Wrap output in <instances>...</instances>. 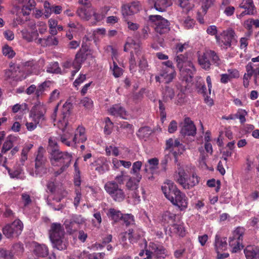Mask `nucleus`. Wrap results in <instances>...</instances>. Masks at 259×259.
<instances>
[{"instance_id": "nucleus-1", "label": "nucleus", "mask_w": 259, "mask_h": 259, "mask_svg": "<svg viewBox=\"0 0 259 259\" xmlns=\"http://www.w3.org/2000/svg\"><path fill=\"white\" fill-rule=\"evenodd\" d=\"M161 189L165 197L174 205L177 206L181 210L187 207V198L177 188L172 181L167 180L165 185L162 186Z\"/></svg>"}, {"instance_id": "nucleus-2", "label": "nucleus", "mask_w": 259, "mask_h": 259, "mask_svg": "<svg viewBox=\"0 0 259 259\" xmlns=\"http://www.w3.org/2000/svg\"><path fill=\"white\" fill-rule=\"evenodd\" d=\"M72 159L71 153L62 152L60 150H53L51 152L50 161L54 166H60V168L55 172V176H57L66 169L70 166Z\"/></svg>"}, {"instance_id": "nucleus-3", "label": "nucleus", "mask_w": 259, "mask_h": 259, "mask_svg": "<svg viewBox=\"0 0 259 259\" xmlns=\"http://www.w3.org/2000/svg\"><path fill=\"white\" fill-rule=\"evenodd\" d=\"M64 229L60 223H55L51 225L49 237L53 248L59 250L66 249L68 243L64 237Z\"/></svg>"}, {"instance_id": "nucleus-4", "label": "nucleus", "mask_w": 259, "mask_h": 259, "mask_svg": "<svg viewBox=\"0 0 259 259\" xmlns=\"http://www.w3.org/2000/svg\"><path fill=\"white\" fill-rule=\"evenodd\" d=\"M72 105L70 103L66 102L63 106V121H60V124L59 125L60 128L62 129L63 134L60 136V140L64 144L67 146H70L72 144L68 140L72 136L74 133L73 129L70 127L66 120V118L69 115L70 111Z\"/></svg>"}, {"instance_id": "nucleus-5", "label": "nucleus", "mask_w": 259, "mask_h": 259, "mask_svg": "<svg viewBox=\"0 0 259 259\" xmlns=\"http://www.w3.org/2000/svg\"><path fill=\"white\" fill-rule=\"evenodd\" d=\"M211 62L218 65L220 64V59L217 53L212 50H207L202 54H199L198 61L201 67L206 70L210 69Z\"/></svg>"}, {"instance_id": "nucleus-6", "label": "nucleus", "mask_w": 259, "mask_h": 259, "mask_svg": "<svg viewBox=\"0 0 259 259\" xmlns=\"http://www.w3.org/2000/svg\"><path fill=\"white\" fill-rule=\"evenodd\" d=\"M104 188L115 201L121 202L125 197L123 190L114 181L107 182L104 185Z\"/></svg>"}, {"instance_id": "nucleus-7", "label": "nucleus", "mask_w": 259, "mask_h": 259, "mask_svg": "<svg viewBox=\"0 0 259 259\" xmlns=\"http://www.w3.org/2000/svg\"><path fill=\"white\" fill-rule=\"evenodd\" d=\"M149 20L155 28V32L159 34H164L169 30V22L160 15H150Z\"/></svg>"}, {"instance_id": "nucleus-8", "label": "nucleus", "mask_w": 259, "mask_h": 259, "mask_svg": "<svg viewBox=\"0 0 259 259\" xmlns=\"http://www.w3.org/2000/svg\"><path fill=\"white\" fill-rule=\"evenodd\" d=\"M243 234V228L238 227L233 231L232 236L230 237L229 244L232 248V252H237L242 248V241Z\"/></svg>"}, {"instance_id": "nucleus-9", "label": "nucleus", "mask_w": 259, "mask_h": 259, "mask_svg": "<svg viewBox=\"0 0 259 259\" xmlns=\"http://www.w3.org/2000/svg\"><path fill=\"white\" fill-rule=\"evenodd\" d=\"M166 150H169V152L175 157V162H178V156L182 154L185 150V146L181 143L178 139H174L170 138L166 141Z\"/></svg>"}, {"instance_id": "nucleus-10", "label": "nucleus", "mask_w": 259, "mask_h": 259, "mask_svg": "<svg viewBox=\"0 0 259 259\" xmlns=\"http://www.w3.org/2000/svg\"><path fill=\"white\" fill-rule=\"evenodd\" d=\"M23 228L22 222L19 220H16L12 224L6 225L3 229V233L7 238H12L19 235Z\"/></svg>"}, {"instance_id": "nucleus-11", "label": "nucleus", "mask_w": 259, "mask_h": 259, "mask_svg": "<svg viewBox=\"0 0 259 259\" xmlns=\"http://www.w3.org/2000/svg\"><path fill=\"white\" fill-rule=\"evenodd\" d=\"M217 42L223 49H227L231 46V42L235 39V32L232 29L224 30L220 35H215Z\"/></svg>"}, {"instance_id": "nucleus-12", "label": "nucleus", "mask_w": 259, "mask_h": 259, "mask_svg": "<svg viewBox=\"0 0 259 259\" xmlns=\"http://www.w3.org/2000/svg\"><path fill=\"white\" fill-rule=\"evenodd\" d=\"M149 247V249L146 250L147 259H151L152 255L156 259H164L168 256L167 251L161 245L150 242Z\"/></svg>"}, {"instance_id": "nucleus-13", "label": "nucleus", "mask_w": 259, "mask_h": 259, "mask_svg": "<svg viewBox=\"0 0 259 259\" xmlns=\"http://www.w3.org/2000/svg\"><path fill=\"white\" fill-rule=\"evenodd\" d=\"M47 158L44 156V149L39 147L37 154L35 158V172L36 175L41 176L47 173L48 167L46 165Z\"/></svg>"}, {"instance_id": "nucleus-14", "label": "nucleus", "mask_w": 259, "mask_h": 259, "mask_svg": "<svg viewBox=\"0 0 259 259\" xmlns=\"http://www.w3.org/2000/svg\"><path fill=\"white\" fill-rule=\"evenodd\" d=\"M134 51H131L130 58L131 69H135L136 66V62L144 57V53L141 49L140 45L134 42Z\"/></svg>"}, {"instance_id": "nucleus-15", "label": "nucleus", "mask_w": 259, "mask_h": 259, "mask_svg": "<svg viewBox=\"0 0 259 259\" xmlns=\"http://www.w3.org/2000/svg\"><path fill=\"white\" fill-rule=\"evenodd\" d=\"M176 72L174 68L162 69L159 75L155 77L157 82H165L168 83L170 82L176 76Z\"/></svg>"}, {"instance_id": "nucleus-16", "label": "nucleus", "mask_w": 259, "mask_h": 259, "mask_svg": "<svg viewBox=\"0 0 259 259\" xmlns=\"http://www.w3.org/2000/svg\"><path fill=\"white\" fill-rule=\"evenodd\" d=\"M91 169H95L99 174H103L108 169V165L106 159L103 157H100L94 159L90 164Z\"/></svg>"}, {"instance_id": "nucleus-17", "label": "nucleus", "mask_w": 259, "mask_h": 259, "mask_svg": "<svg viewBox=\"0 0 259 259\" xmlns=\"http://www.w3.org/2000/svg\"><path fill=\"white\" fill-rule=\"evenodd\" d=\"M181 133L183 136H194L196 135V127L190 118H185Z\"/></svg>"}, {"instance_id": "nucleus-18", "label": "nucleus", "mask_w": 259, "mask_h": 259, "mask_svg": "<svg viewBox=\"0 0 259 259\" xmlns=\"http://www.w3.org/2000/svg\"><path fill=\"white\" fill-rule=\"evenodd\" d=\"M179 70L181 77L187 82L191 80L196 71V69L191 62L188 63V64L181 68Z\"/></svg>"}, {"instance_id": "nucleus-19", "label": "nucleus", "mask_w": 259, "mask_h": 259, "mask_svg": "<svg viewBox=\"0 0 259 259\" xmlns=\"http://www.w3.org/2000/svg\"><path fill=\"white\" fill-rule=\"evenodd\" d=\"M44 17L47 19L50 17L52 13L60 14L62 11V8L60 6L51 5L50 3L45 1L44 4Z\"/></svg>"}, {"instance_id": "nucleus-20", "label": "nucleus", "mask_w": 259, "mask_h": 259, "mask_svg": "<svg viewBox=\"0 0 259 259\" xmlns=\"http://www.w3.org/2000/svg\"><path fill=\"white\" fill-rule=\"evenodd\" d=\"M180 185L185 189H189L195 185H197L199 182V178L193 171L192 176L188 179H186L184 181L182 179H180Z\"/></svg>"}, {"instance_id": "nucleus-21", "label": "nucleus", "mask_w": 259, "mask_h": 259, "mask_svg": "<svg viewBox=\"0 0 259 259\" xmlns=\"http://www.w3.org/2000/svg\"><path fill=\"white\" fill-rule=\"evenodd\" d=\"M87 140L85 134V128L82 126H78L76 129L73 137L72 143L74 144L83 143Z\"/></svg>"}, {"instance_id": "nucleus-22", "label": "nucleus", "mask_w": 259, "mask_h": 259, "mask_svg": "<svg viewBox=\"0 0 259 259\" xmlns=\"http://www.w3.org/2000/svg\"><path fill=\"white\" fill-rule=\"evenodd\" d=\"M109 113L114 116H119L123 119H126L127 112L120 104L113 105L108 109Z\"/></svg>"}, {"instance_id": "nucleus-23", "label": "nucleus", "mask_w": 259, "mask_h": 259, "mask_svg": "<svg viewBox=\"0 0 259 259\" xmlns=\"http://www.w3.org/2000/svg\"><path fill=\"white\" fill-rule=\"evenodd\" d=\"M76 13L81 19L89 20L94 14V9L90 6H82L77 9Z\"/></svg>"}, {"instance_id": "nucleus-24", "label": "nucleus", "mask_w": 259, "mask_h": 259, "mask_svg": "<svg viewBox=\"0 0 259 259\" xmlns=\"http://www.w3.org/2000/svg\"><path fill=\"white\" fill-rule=\"evenodd\" d=\"M226 237H221L219 234L215 237L214 247L217 252L226 250L227 248Z\"/></svg>"}, {"instance_id": "nucleus-25", "label": "nucleus", "mask_w": 259, "mask_h": 259, "mask_svg": "<svg viewBox=\"0 0 259 259\" xmlns=\"http://www.w3.org/2000/svg\"><path fill=\"white\" fill-rule=\"evenodd\" d=\"M246 259H259V248L255 246H247L244 250Z\"/></svg>"}, {"instance_id": "nucleus-26", "label": "nucleus", "mask_w": 259, "mask_h": 259, "mask_svg": "<svg viewBox=\"0 0 259 259\" xmlns=\"http://www.w3.org/2000/svg\"><path fill=\"white\" fill-rule=\"evenodd\" d=\"M45 113L46 108L43 104L37 105L35 107L33 118L35 119L36 123H39L40 121L45 120Z\"/></svg>"}, {"instance_id": "nucleus-27", "label": "nucleus", "mask_w": 259, "mask_h": 259, "mask_svg": "<svg viewBox=\"0 0 259 259\" xmlns=\"http://www.w3.org/2000/svg\"><path fill=\"white\" fill-rule=\"evenodd\" d=\"M18 140V137L14 135H9L5 141L1 150L2 153H6L13 146V143Z\"/></svg>"}, {"instance_id": "nucleus-28", "label": "nucleus", "mask_w": 259, "mask_h": 259, "mask_svg": "<svg viewBox=\"0 0 259 259\" xmlns=\"http://www.w3.org/2000/svg\"><path fill=\"white\" fill-rule=\"evenodd\" d=\"M51 84L52 82L51 81L46 80L37 86V88L35 93L36 98L37 100L40 97L44 95L45 92L49 90Z\"/></svg>"}, {"instance_id": "nucleus-29", "label": "nucleus", "mask_w": 259, "mask_h": 259, "mask_svg": "<svg viewBox=\"0 0 259 259\" xmlns=\"http://www.w3.org/2000/svg\"><path fill=\"white\" fill-rule=\"evenodd\" d=\"M169 231L171 235H177L184 237L186 234V231L183 225L181 224H174L169 228Z\"/></svg>"}, {"instance_id": "nucleus-30", "label": "nucleus", "mask_w": 259, "mask_h": 259, "mask_svg": "<svg viewBox=\"0 0 259 259\" xmlns=\"http://www.w3.org/2000/svg\"><path fill=\"white\" fill-rule=\"evenodd\" d=\"M21 33L22 38L28 42L32 41L33 40L36 39L38 36V33L37 30L29 32L26 28L22 30L21 31Z\"/></svg>"}, {"instance_id": "nucleus-31", "label": "nucleus", "mask_w": 259, "mask_h": 259, "mask_svg": "<svg viewBox=\"0 0 259 259\" xmlns=\"http://www.w3.org/2000/svg\"><path fill=\"white\" fill-rule=\"evenodd\" d=\"M239 7L245 10H248L249 14H254L255 10V7L252 0H242Z\"/></svg>"}, {"instance_id": "nucleus-32", "label": "nucleus", "mask_w": 259, "mask_h": 259, "mask_svg": "<svg viewBox=\"0 0 259 259\" xmlns=\"http://www.w3.org/2000/svg\"><path fill=\"white\" fill-rule=\"evenodd\" d=\"M171 0H156V10L159 12H164L165 9L172 5Z\"/></svg>"}, {"instance_id": "nucleus-33", "label": "nucleus", "mask_w": 259, "mask_h": 259, "mask_svg": "<svg viewBox=\"0 0 259 259\" xmlns=\"http://www.w3.org/2000/svg\"><path fill=\"white\" fill-rule=\"evenodd\" d=\"M34 252L38 256L45 257L48 254L49 249L44 244H38L35 246Z\"/></svg>"}, {"instance_id": "nucleus-34", "label": "nucleus", "mask_w": 259, "mask_h": 259, "mask_svg": "<svg viewBox=\"0 0 259 259\" xmlns=\"http://www.w3.org/2000/svg\"><path fill=\"white\" fill-rule=\"evenodd\" d=\"M142 163L141 161H138L134 162L133 164L131 174L136 177L138 181H141L142 179V175L140 174V170L141 168Z\"/></svg>"}, {"instance_id": "nucleus-35", "label": "nucleus", "mask_w": 259, "mask_h": 259, "mask_svg": "<svg viewBox=\"0 0 259 259\" xmlns=\"http://www.w3.org/2000/svg\"><path fill=\"white\" fill-rule=\"evenodd\" d=\"M87 51L80 50L75 55V58L73 62L81 66L82 63L87 59Z\"/></svg>"}, {"instance_id": "nucleus-36", "label": "nucleus", "mask_w": 259, "mask_h": 259, "mask_svg": "<svg viewBox=\"0 0 259 259\" xmlns=\"http://www.w3.org/2000/svg\"><path fill=\"white\" fill-rule=\"evenodd\" d=\"M175 60L177 62V67L179 69L188 64V63L191 62V61L188 60L187 57L183 54L177 55Z\"/></svg>"}, {"instance_id": "nucleus-37", "label": "nucleus", "mask_w": 259, "mask_h": 259, "mask_svg": "<svg viewBox=\"0 0 259 259\" xmlns=\"http://www.w3.org/2000/svg\"><path fill=\"white\" fill-rule=\"evenodd\" d=\"M179 6L186 12H188L194 7L192 0H178Z\"/></svg>"}, {"instance_id": "nucleus-38", "label": "nucleus", "mask_w": 259, "mask_h": 259, "mask_svg": "<svg viewBox=\"0 0 259 259\" xmlns=\"http://www.w3.org/2000/svg\"><path fill=\"white\" fill-rule=\"evenodd\" d=\"M140 181H138L136 177H130L126 183V188L130 191L136 190L139 188V183Z\"/></svg>"}, {"instance_id": "nucleus-39", "label": "nucleus", "mask_w": 259, "mask_h": 259, "mask_svg": "<svg viewBox=\"0 0 259 259\" xmlns=\"http://www.w3.org/2000/svg\"><path fill=\"white\" fill-rule=\"evenodd\" d=\"M107 215L115 222L121 219L122 217L121 212L114 208H110L109 210Z\"/></svg>"}, {"instance_id": "nucleus-40", "label": "nucleus", "mask_w": 259, "mask_h": 259, "mask_svg": "<svg viewBox=\"0 0 259 259\" xmlns=\"http://www.w3.org/2000/svg\"><path fill=\"white\" fill-rule=\"evenodd\" d=\"M38 41L39 44L45 41L46 46H57L58 44V39L53 36H48L46 38H39Z\"/></svg>"}, {"instance_id": "nucleus-41", "label": "nucleus", "mask_w": 259, "mask_h": 259, "mask_svg": "<svg viewBox=\"0 0 259 259\" xmlns=\"http://www.w3.org/2000/svg\"><path fill=\"white\" fill-rule=\"evenodd\" d=\"M64 224L67 232L70 234L73 233L78 229L76 223L73 222L71 219L66 220Z\"/></svg>"}, {"instance_id": "nucleus-42", "label": "nucleus", "mask_w": 259, "mask_h": 259, "mask_svg": "<svg viewBox=\"0 0 259 259\" xmlns=\"http://www.w3.org/2000/svg\"><path fill=\"white\" fill-rule=\"evenodd\" d=\"M128 237L129 240L131 242L134 243L138 239H139L142 236H143V233L141 231L138 232L137 231H134L133 230H128Z\"/></svg>"}, {"instance_id": "nucleus-43", "label": "nucleus", "mask_w": 259, "mask_h": 259, "mask_svg": "<svg viewBox=\"0 0 259 259\" xmlns=\"http://www.w3.org/2000/svg\"><path fill=\"white\" fill-rule=\"evenodd\" d=\"M179 20L182 24L184 27L188 29L192 28L194 25V20L189 17H187L184 19L179 17Z\"/></svg>"}, {"instance_id": "nucleus-44", "label": "nucleus", "mask_w": 259, "mask_h": 259, "mask_svg": "<svg viewBox=\"0 0 259 259\" xmlns=\"http://www.w3.org/2000/svg\"><path fill=\"white\" fill-rule=\"evenodd\" d=\"M39 64H42V61H39V63H37L36 61H29L26 63V66L30 67L31 71L35 74H37L40 69Z\"/></svg>"}, {"instance_id": "nucleus-45", "label": "nucleus", "mask_w": 259, "mask_h": 259, "mask_svg": "<svg viewBox=\"0 0 259 259\" xmlns=\"http://www.w3.org/2000/svg\"><path fill=\"white\" fill-rule=\"evenodd\" d=\"M3 166L5 167L8 170V173L11 178L16 179H23V176L22 175V171L20 169L12 170L4 164H3Z\"/></svg>"}, {"instance_id": "nucleus-46", "label": "nucleus", "mask_w": 259, "mask_h": 259, "mask_svg": "<svg viewBox=\"0 0 259 259\" xmlns=\"http://www.w3.org/2000/svg\"><path fill=\"white\" fill-rule=\"evenodd\" d=\"M47 72L51 73H59L61 72L58 62H55L50 64L47 68Z\"/></svg>"}, {"instance_id": "nucleus-47", "label": "nucleus", "mask_w": 259, "mask_h": 259, "mask_svg": "<svg viewBox=\"0 0 259 259\" xmlns=\"http://www.w3.org/2000/svg\"><path fill=\"white\" fill-rule=\"evenodd\" d=\"M176 215L169 211H166L162 215V219L166 223H173L176 220Z\"/></svg>"}, {"instance_id": "nucleus-48", "label": "nucleus", "mask_w": 259, "mask_h": 259, "mask_svg": "<svg viewBox=\"0 0 259 259\" xmlns=\"http://www.w3.org/2000/svg\"><path fill=\"white\" fill-rule=\"evenodd\" d=\"M2 51L3 55L8 58H13L16 54L12 48L8 45H6L3 48Z\"/></svg>"}, {"instance_id": "nucleus-49", "label": "nucleus", "mask_w": 259, "mask_h": 259, "mask_svg": "<svg viewBox=\"0 0 259 259\" xmlns=\"http://www.w3.org/2000/svg\"><path fill=\"white\" fill-rule=\"evenodd\" d=\"M247 113L245 110L239 109L237 112L234 115L235 118H238L241 123H244L246 121L245 116Z\"/></svg>"}, {"instance_id": "nucleus-50", "label": "nucleus", "mask_w": 259, "mask_h": 259, "mask_svg": "<svg viewBox=\"0 0 259 259\" xmlns=\"http://www.w3.org/2000/svg\"><path fill=\"white\" fill-rule=\"evenodd\" d=\"M164 97L166 99L171 100L175 96V92L174 89L170 88L169 87L166 86L163 92Z\"/></svg>"}, {"instance_id": "nucleus-51", "label": "nucleus", "mask_w": 259, "mask_h": 259, "mask_svg": "<svg viewBox=\"0 0 259 259\" xmlns=\"http://www.w3.org/2000/svg\"><path fill=\"white\" fill-rule=\"evenodd\" d=\"M53 150L59 149L58 148V144L56 139L54 137H51L49 140L48 150L51 154V152Z\"/></svg>"}, {"instance_id": "nucleus-52", "label": "nucleus", "mask_w": 259, "mask_h": 259, "mask_svg": "<svg viewBox=\"0 0 259 259\" xmlns=\"http://www.w3.org/2000/svg\"><path fill=\"white\" fill-rule=\"evenodd\" d=\"M0 258L3 259H15L14 255L10 251L4 248L0 249Z\"/></svg>"}, {"instance_id": "nucleus-53", "label": "nucleus", "mask_w": 259, "mask_h": 259, "mask_svg": "<svg viewBox=\"0 0 259 259\" xmlns=\"http://www.w3.org/2000/svg\"><path fill=\"white\" fill-rule=\"evenodd\" d=\"M70 219L73 222L76 223L78 228H79L80 225L84 224L85 222V219L82 217L81 215L74 214L71 217Z\"/></svg>"}, {"instance_id": "nucleus-54", "label": "nucleus", "mask_w": 259, "mask_h": 259, "mask_svg": "<svg viewBox=\"0 0 259 259\" xmlns=\"http://www.w3.org/2000/svg\"><path fill=\"white\" fill-rule=\"evenodd\" d=\"M110 69L115 77H118L122 74V69L118 66L114 61H113V66L110 67Z\"/></svg>"}, {"instance_id": "nucleus-55", "label": "nucleus", "mask_w": 259, "mask_h": 259, "mask_svg": "<svg viewBox=\"0 0 259 259\" xmlns=\"http://www.w3.org/2000/svg\"><path fill=\"white\" fill-rule=\"evenodd\" d=\"M178 178L177 179V182L180 185V179H182L184 180V181L186 180V177L187 176V174L185 172V170L181 167L180 164L179 163L178 164Z\"/></svg>"}, {"instance_id": "nucleus-56", "label": "nucleus", "mask_w": 259, "mask_h": 259, "mask_svg": "<svg viewBox=\"0 0 259 259\" xmlns=\"http://www.w3.org/2000/svg\"><path fill=\"white\" fill-rule=\"evenodd\" d=\"M21 200L24 207H27L32 203L30 196L27 193H23L21 194Z\"/></svg>"}, {"instance_id": "nucleus-57", "label": "nucleus", "mask_w": 259, "mask_h": 259, "mask_svg": "<svg viewBox=\"0 0 259 259\" xmlns=\"http://www.w3.org/2000/svg\"><path fill=\"white\" fill-rule=\"evenodd\" d=\"M215 0H202V8L203 11L206 13L207 10L211 7L214 3Z\"/></svg>"}, {"instance_id": "nucleus-58", "label": "nucleus", "mask_w": 259, "mask_h": 259, "mask_svg": "<svg viewBox=\"0 0 259 259\" xmlns=\"http://www.w3.org/2000/svg\"><path fill=\"white\" fill-rule=\"evenodd\" d=\"M80 104L87 109H90L93 106V101L88 97H84L80 101Z\"/></svg>"}, {"instance_id": "nucleus-59", "label": "nucleus", "mask_w": 259, "mask_h": 259, "mask_svg": "<svg viewBox=\"0 0 259 259\" xmlns=\"http://www.w3.org/2000/svg\"><path fill=\"white\" fill-rule=\"evenodd\" d=\"M126 177L125 172L122 171L115 177V181L118 185L123 184Z\"/></svg>"}, {"instance_id": "nucleus-60", "label": "nucleus", "mask_w": 259, "mask_h": 259, "mask_svg": "<svg viewBox=\"0 0 259 259\" xmlns=\"http://www.w3.org/2000/svg\"><path fill=\"white\" fill-rule=\"evenodd\" d=\"M131 191V194H129V195H131V196H129L128 198H130L131 197L133 199V203L134 204H138L140 202L141 199L140 197L138 192V189H137L136 190Z\"/></svg>"}, {"instance_id": "nucleus-61", "label": "nucleus", "mask_w": 259, "mask_h": 259, "mask_svg": "<svg viewBox=\"0 0 259 259\" xmlns=\"http://www.w3.org/2000/svg\"><path fill=\"white\" fill-rule=\"evenodd\" d=\"M126 226L130 225L134 223V217L131 214H125L122 215L121 219Z\"/></svg>"}, {"instance_id": "nucleus-62", "label": "nucleus", "mask_w": 259, "mask_h": 259, "mask_svg": "<svg viewBox=\"0 0 259 259\" xmlns=\"http://www.w3.org/2000/svg\"><path fill=\"white\" fill-rule=\"evenodd\" d=\"M105 255V253H89L87 255L88 259H103Z\"/></svg>"}, {"instance_id": "nucleus-63", "label": "nucleus", "mask_w": 259, "mask_h": 259, "mask_svg": "<svg viewBox=\"0 0 259 259\" xmlns=\"http://www.w3.org/2000/svg\"><path fill=\"white\" fill-rule=\"evenodd\" d=\"M122 14L124 18L126 16L133 15V12L131 10V7L128 4L124 5L122 8Z\"/></svg>"}, {"instance_id": "nucleus-64", "label": "nucleus", "mask_w": 259, "mask_h": 259, "mask_svg": "<svg viewBox=\"0 0 259 259\" xmlns=\"http://www.w3.org/2000/svg\"><path fill=\"white\" fill-rule=\"evenodd\" d=\"M27 109V105L25 103L22 104H16L12 107V111L14 113H16L19 111H24Z\"/></svg>"}]
</instances>
